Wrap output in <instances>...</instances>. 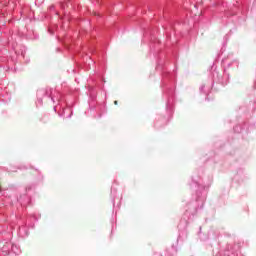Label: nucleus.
Masks as SVG:
<instances>
[{"instance_id":"1","label":"nucleus","mask_w":256,"mask_h":256,"mask_svg":"<svg viewBox=\"0 0 256 256\" xmlns=\"http://www.w3.org/2000/svg\"><path fill=\"white\" fill-rule=\"evenodd\" d=\"M118 103H119V102H118L117 100L114 101V105H118Z\"/></svg>"}]
</instances>
